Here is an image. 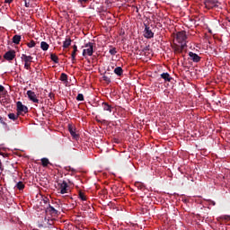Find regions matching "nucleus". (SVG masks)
<instances>
[{
  "label": "nucleus",
  "instance_id": "nucleus-1",
  "mask_svg": "<svg viewBox=\"0 0 230 230\" xmlns=\"http://www.w3.org/2000/svg\"><path fill=\"white\" fill-rule=\"evenodd\" d=\"M58 177L57 174L54 175V179L57 183V190L59 191L61 195H66V193H69V185L67 182H69V180H66L63 178L62 174Z\"/></svg>",
  "mask_w": 230,
  "mask_h": 230
},
{
  "label": "nucleus",
  "instance_id": "nucleus-2",
  "mask_svg": "<svg viewBox=\"0 0 230 230\" xmlns=\"http://www.w3.org/2000/svg\"><path fill=\"white\" fill-rule=\"evenodd\" d=\"M94 46L95 44L93 42H88L84 45V49L83 50V57H85L88 55V57H93V53H94Z\"/></svg>",
  "mask_w": 230,
  "mask_h": 230
},
{
  "label": "nucleus",
  "instance_id": "nucleus-3",
  "mask_svg": "<svg viewBox=\"0 0 230 230\" xmlns=\"http://www.w3.org/2000/svg\"><path fill=\"white\" fill-rule=\"evenodd\" d=\"M22 60L24 62V69H31V62H33V57L22 54Z\"/></svg>",
  "mask_w": 230,
  "mask_h": 230
},
{
  "label": "nucleus",
  "instance_id": "nucleus-4",
  "mask_svg": "<svg viewBox=\"0 0 230 230\" xmlns=\"http://www.w3.org/2000/svg\"><path fill=\"white\" fill-rule=\"evenodd\" d=\"M16 111L18 116H24L28 112V107L26 105H23L22 102H16Z\"/></svg>",
  "mask_w": 230,
  "mask_h": 230
},
{
  "label": "nucleus",
  "instance_id": "nucleus-5",
  "mask_svg": "<svg viewBox=\"0 0 230 230\" xmlns=\"http://www.w3.org/2000/svg\"><path fill=\"white\" fill-rule=\"evenodd\" d=\"M187 39L188 36L186 35V31H179L176 35V40L179 44H186Z\"/></svg>",
  "mask_w": 230,
  "mask_h": 230
},
{
  "label": "nucleus",
  "instance_id": "nucleus-6",
  "mask_svg": "<svg viewBox=\"0 0 230 230\" xmlns=\"http://www.w3.org/2000/svg\"><path fill=\"white\" fill-rule=\"evenodd\" d=\"M218 4H220V2L217 0H205V7L208 8V10L218 8Z\"/></svg>",
  "mask_w": 230,
  "mask_h": 230
},
{
  "label": "nucleus",
  "instance_id": "nucleus-7",
  "mask_svg": "<svg viewBox=\"0 0 230 230\" xmlns=\"http://www.w3.org/2000/svg\"><path fill=\"white\" fill-rule=\"evenodd\" d=\"M20 180L21 181H17V180H14V182H16L15 188H17V190H22L24 188V181H26V175H21Z\"/></svg>",
  "mask_w": 230,
  "mask_h": 230
},
{
  "label": "nucleus",
  "instance_id": "nucleus-8",
  "mask_svg": "<svg viewBox=\"0 0 230 230\" xmlns=\"http://www.w3.org/2000/svg\"><path fill=\"white\" fill-rule=\"evenodd\" d=\"M27 96L29 100L33 103H39V99H37V94L35 93V92L31 90L27 91Z\"/></svg>",
  "mask_w": 230,
  "mask_h": 230
},
{
  "label": "nucleus",
  "instance_id": "nucleus-9",
  "mask_svg": "<svg viewBox=\"0 0 230 230\" xmlns=\"http://www.w3.org/2000/svg\"><path fill=\"white\" fill-rule=\"evenodd\" d=\"M4 58L5 60H8L9 62L13 60V58H15V50L11 49L9 51H7L4 55Z\"/></svg>",
  "mask_w": 230,
  "mask_h": 230
},
{
  "label": "nucleus",
  "instance_id": "nucleus-10",
  "mask_svg": "<svg viewBox=\"0 0 230 230\" xmlns=\"http://www.w3.org/2000/svg\"><path fill=\"white\" fill-rule=\"evenodd\" d=\"M144 37L146 39H154V31H152V29H150V27H148L146 25L144 30Z\"/></svg>",
  "mask_w": 230,
  "mask_h": 230
},
{
  "label": "nucleus",
  "instance_id": "nucleus-11",
  "mask_svg": "<svg viewBox=\"0 0 230 230\" xmlns=\"http://www.w3.org/2000/svg\"><path fill=\"white\" fill-rule=\"evenodd\" d=\"M187 47H188V45H186V43L180 44V45H174L173 46L174 53H182V51H184V49Z\"/></svg>",
  "mask_w": 230,
  "mask_h": 230
},
{
  "label": "nucleus",
  "instance_id": "nucleus-12",
  "mask_svg": "<svg viewBox=\"0 0 230 230\" xmlns=\"http://www.w3.org/2000/svg\"><path fill=\"white\" fill-rule=\"evenodd\" d=\"M189 57L190 58V60H192V62H196V63L199 62V60H201V58H202L193 52H189Z\"/></svg>",
  "mask_w": 230,
  "mask_h": 230
},
{
  "label": "nucleus",
  "instance_id": "nucleus-13",
  "mask_svg": "<svg viewBox=\"0 0 230 230\" xmlns=\"http://www.w3.org/2000/svg\"><path fill=\"white\" fill-rule=\"evenodd\" d=\"M65 170H66V172H75V173H86V172L84 170L75 169L72 167H66Z\"/></svg>",
  "mask_w": 230,
  "mask_h": 230
},
{
  "label": "nucleus",
  "instance_id": "nucleus-14",
  "mask_svg": "<svg viewBox=\"0 0 230 230\" xmlns=\"http://www.w3.org/2000/svg\"><path fill=\"white\" fill-rule=\"evenodd\" d=\"M41 164L44 168H49V166H53L51 163H49V159L48 158H42L41 159Z\"/></svg>",
  "mask_w": 230,
  "mask_h": 230
},
{
  "label": "nucleus",
  "instance_id": "nucleus-15",
  "mask_svg": "<svg viewBox=\"0 0 230 230\" xmlns=\"http://www.w3.org/2000/svg\"><path fill=\"white\" fill-rule=\"evenodd\" d=\"M161 78H163L164 82H172V76L167 72L161 74Z\"/></svg>",
  "mask_w": 230,
  "mask_h": 230
},
{
  "label": "nucleus",
  "instance_id": "nucleus-16",
  "mask_svg": "<svg viewBox=\"0 0 230 230\" xmlns=\"http://www.w3.org/2000/svg\"><path fill=\"white\" fill-rule=\"evenodd\" d=\"M185 177L188 181H190V182H195V181H197V174L195 173H187Z\"/></svg>",
  "mask_w": 230,
  "mask_h": 230
},
{
  "label": "nucleus",
  "instance_id": "nucleus-17",
  "mask_svg": "<svg viewBox=\"0 0 230 230\" xmlns=\"http://www.w3.org/2000/svg\"><path fill=\"white\" fill-rule=\"evenodd\" d=\"M114 74L117 75V76H123V68H121V66H117L114 69Z\"/></svg>",
  "mask_w": 230,
  "mask_h": 230
},
{
  "label": "nucleus",
  "instance_id": "nucleus-18",
  "mask_svg": "<svg viewBox=\"0 0 230 230\" xmlns=\"http://www.w3.org/2000/svg\"><path fill=\"white\" fill-rule=\"evenodd\" d=\"M102 109L103 111H108V112H112V106L107 102H102Z\"/></svg>",
  "mask_w": 230,
  "mask_h": 230
},
{
  "label": "nucleus",
  "instance_id": "nucleus-19",
  "mask_svg": "<svg viewBox=\"0 0 230 230\" xmlns=\"http://www.w3.org/2000/svg\"><path fill=\"white\" fill-rule=\"evenodd\" d=\"M47 209H48V211H49V213H51V215L58 214V210L55 209V208H53L51 205H48Z\"/></svg>",
  "mask_w": 230,
  "mask_h": 230
},
{
  "label": "nucleus",
  "instance_id": "nucleus-20",
  "mask_svg": "<svg viewBox=\"0 0 230 230\" xmlns=\"http://www.w3.org/2000/svg\"><path fill=\"white\" fill-rule=\"evenodd\" d=\"M40 49H42V51H48V49H49V44H48V42L46 41H41Z\"/></svg>",
  "mask_w": 230,
  "mask_h": 230
},
{
  "label": "nucleus",
  "instance_id": "nucleus-21",
  "mask_svg": "<svg viewBox=\"0 0 230 230\" xmlns=\"http://www.w3.org/2000/svg\"><path fill=\"white\" fill-rule=\"evenodd\" d=\"M71 42H72V40L69 38H66L65 40V41L63 42L64 49H67V48H69V46H71Z\"/></svg>",
  "mask_w": 230,
  "mask_h": 230
},
{
  "label": "nucleus",
  "instance_id": "nucleus-22",
  "mask_svg": "<svg viewBox=\"0 0 230 230\" xmlns=\"http://www.w3.org/2000/svg\"><path fill=\"white\" fill-rule=\"evenodd\" d=\"M73 49L74 50L72 52L71 57H72V60L75 61V60H76V51H78V47L76 45H74Z\"/></svg>",
  "mask_w": 230,
  "mask_h": 230
},
{
  "label": "nucleus",
  "instance_id": "nucleus-23",
  "mask_svg": "<svg viewBox=\"0 0 230 230\" xmlns=\"http://www.w3.org/2000/svg\"><path fill=\"white\" fill-rule=\"evenodd\" d=\"M21 39H22L21 35H14V36L13 37V44H20Z\"/></svg>",
  "mask_w": 230,
  "mask_h": 230
},
{
  "label": "nucleus",
  "instance_id": "nucleus-24",
  "mask_svg": "<svg viewBox=\"0 0 230 230\" xmlns=\"http://www.w3.org/2000/svg\"><path fill=\"white\" fill-rule=\"evenodd\" d=\"M59 80H61V82H64V84H67V75L66 73H62Z\"/></svg>",
  "mask_w": 230,
  "mask_h": 230
},
{
  "label": "nucleus",
  "instance_id": "nucleus-25",
  "mask_svg": "<svg viewBox=\"0 0 230 230\" xmlns=\"http://www.w3.org/2000/svg\"><path fill=\"white\" fill-rule=\"evenodd\" d=\"M8 118L9 119H13V121H15V119H18L19 118V113H17V115H15V113H9Z\"/></svg>",
  "mask_w": 230,
  "mask_h": 230
},
{
  "label": "nucleus",
  "instance_id": "nucleus-26",
  "mask_svg": "<svg viewBox=\"0 0 230 230\" xmlns=\"http://www.w3.org/2000/svg\"><path fill=\"white\" fill-rule=\"evenodd\" d=\"M135 186L136 188H137L138 190H143L145 189V183L141 182V181H136L135 182Z\"/></svg>",
  "mask_w": 230,
  "mask_h": 230
},
{
  "label": "nucleus",
  "instance_id": "nucleus-27",
  "mask_svg": "<svg viewBox=\"0 0 230 230\" xmlns=\"http://www.w3.org/2000/svg\"><path fill=\"white\" fill-rule=\"evenodd\" d=\"M69 132L74 139H78V134L73 130V128L69 127Z\"/></svg>",
  "mask_w": 230,
  "mask_h": 230
},
{
  "label": "nucleus",
  "instance_id": "nucleus-28",
  "mask_svg": "<svg viewBox=\"0 0 230 230\" xmlns=\"http://www.w3.org/2000/svg\"><path fill=\"white\" fill-rule=\"evenodd\" d=\"M50 60L54 62L55 64H58V56H56L55 54H50Z\"/></svg>",
  "mask_w": 230,
  "mask_h": 230
},
{
  "label": "nucleus",
  "instance_id": "nucleus-29",
  "mask_svg": "<svg viewBox=\"0 0 230 230\" xmlns=\"http://www.w3.org/2000/svg\"><path fill=\"white\" fill-rule=\"evenodd\" d=\"M36 44L37 43L35 42V40H31L30 42L27 43V46L28 48H35Z\"/></svg>",
  "mask_w": 230,
  "mask_h": 230
},
{
  "label": "nucleus",
  "instance_id": "nucleus-30",
  "mask_svg": "<svg viewBox=\"0 0 230 230\" xmlns=\"http://www.w3.org/2000/svg\"><path fill=\"white\" fill-rule=\"evenodd\" d=\"M110 55H111L112 57H114V55H116V53H118V50H116V48H112L109 50Z\"/></svg>",
  "mask_w": 230,
  "mask_h": 230
},
{
  "label": "nucleus",
  "instance_id": "nucleus-31",
  "mask_svg": "<svg viewBox=\"0 0 230 230\" xmlns=\"http://www.w3.org/2000/svg\"><path fill=\"white\" fill-rule=\"evenodd\" d=\"M79 199H81V200H87L85 194L82 191H79Z\"/></svg>",
  "mask_w": 230,
  "mask_h": 230
},
{
  "label": "nucleus",
  "instance_id": "nucleus-32",
  "mask_svg": "<svg viewBox=\"0 0 230 230\" xmlns=\"http://www.w3.org/2000/svg\"><path fill=\"white\" fill-rule=\"evenodd\" d=\"M102 80L104 82H106V84H111V77L107 76V75H103L102 76Z\"/></svg>",
  "mask_w": 230,
  "mask_h": 230
},
{
  "label": "nucleus",
  "instance_id": "nucleus-33",
  "mask_svg": "<svg viewBox=\"0 0 230 230\" xmlns=\"http://www.w3.org/2000/svg\"><path fill=\"white\" fill-rule=\"evenodd\" d=\"M76 100L77 102H84V94L78 93Z\"/></svg>",
  "mask_w": 230,
  "mask_h": 230
},
{
  "label": "nucleus",
  "instance_id": "nucleus-34",
  "mask_svg": "<svg viewBox=\"0 0 230 230\" xmlns=\"http://www.w3.org/2000/svg\"><path fill=\"white\" fill-rule=\"evenodd\" d=\"M4 121H6V119L3 118V117L0 115V123H1L2 125H6V122H4Z\"/></svg>",
  "mask_w": 230,
  "mask_h": 230
},
{
  "label": "nucleus",
  "instance_id": "nucleus-35",
  "mask_svg": "<svg viewBox=\"0 0 230 230\" xmlns=\"http://www.w3.org/2000/svg\"><path fill=\"white\" fill-rule=\"evenodd\" d=\"M43 203L48 207L49 205V199L48 198L43 199Z\"/></svg>",
  "mask_w": 230,
  "mask_h": 230
},
{
  "label": "nucleus",
  "instance_id": "nucleus-36",
  "mask_svg": "<svg viewBox=\"0 0 230 230\" xmlns=\"http://www.w3.org/2000/svg\"><path fill=\"white\" fill-rule=\"evenodd\" d=\"M1 93H6L4 86H3L2 84H0V94H1Z\"/></svg>",
  "mask_w": 230,
  "mask_h": 230
},
{
  "label": "nucleus",
  "instance_id": "nucleus-37",
  "mask_svg": "<svg viewBox=\"0 0 230 230\" xmlns=\"http://www.w3.org/2000/svg\"><path fill=\"white\" fill-rule=\"evenodd\" d=\"M49 97L50 98V100H53V98H55V93H50L49 94Z\"/></svg>",
  "mask_w": 230,
  "mask_h": 230
},
{
  "label": "nucleus",
  "instance_id": "nucleus-38",
  "mask_svg": "<svg viewBox=\"0 0 230 230\" xmlns=\"http://www.w3.org/2000/svg\"><path fill=\"white\" fill-rule=\"evenodd\" d=\"M25 6L26 8H30V2H28L27 0H25Z\"/></svg>",
  "mask_w": 230,
  "mask_h": 230
},
{
  "label": "nucleus",
  "instance_id": "nucleus-39",
  "mask_svg": "<svg viewBox=\"0 0 230 230\" xmlns=\"http://www.w3.org/2000/svg\"><path fill=\"white\" fill-rule=\"evenodd\" d=\"M0 170H1V172L4 171V169H3V164L1 163V160H0Z\"/></svg>",
  "mask_w": 230,
  "mask_h": 230
},
{
  "label": "nucleus",
  "instance_id": "nucleus-40",
  "mask_svg": "<svg viewBox=\"0 0 230 230\" xmlns=\"http://www.w3.org/2000/svg\"><path fill=\"white\" fill-rule=\"evenodd\" d=\"M13 0H4V3H7L10 4V3H12Z\"/></svg>",
  "mask_w": 230,
  "mask_h": 230
},
{
  "label": "nucleus",
  "instance_id": "nucleus-41",
  "mask_svg": "<svg viewBox=\"0 0 230 230\" xmlns=\"http://www.w3.org/2000/svg\"><path fill=\"white\" fill-rule=\"evenodd\" d=\"M89 0H78L79 3H87Z\"/></svg>",
  "mask_w": 230,
  "mask_h": 230
},
{
  "label": "nucleus",
  "instance_id": "nucleus-42",
  "mask_svg": "<svg viewBox=\"0 0 230 230\" xmlns=\"http://www.w3.org/2000/svg\"><path fill=\"white\" fill-rule=\"evenodd\" d=\"M209 202H210V204H212V206H216V202L215 201H213V200H209Z\"/></svg>",
  "mask_w": 230,
  "mask_h": 230
},
{
  "label": "nucleus",
  "instance_id": "nucleus-43",
  "mask_svg": "<svg viewBox=\"0 0 230 230\" xmlns=\"http://www.w3.org/2000/svg\"><path fill=\"white\" fill-rule=\"evenodd\" d=\"M9 168H11V170H15V168L13 167V164H10V165H9Z\"/></svg>",
  "mask_w": 230,
  "mask_h": 230
},
{
  "label": "nucleus",
  "instance_id": "nucleus-44",
  "mask_svg": "<svg viewBox=\"0 0 230 230\" xmlns=\"http://www.w3.org/2000/svg\"><path fill=\"white\" fill-rule=\"evenodd\" d=\"M96 121H98V123H101L102 121L100 120V119H96Z\"/></svg>",
  "mask_w": 230,
  "mask_h": 230
},
{
  "label": "nucleus",
  "instance_id": "nucleus-45",
  "mask_svg": "<svg viewBox=\"0 0 230 230\" xmlns=\"http://www.w3.org/2000/svg\"><path fill=\"white\" fill-rule=\"evenodd\" d=\"M9 172H13V171H9Z\"/></svg>",
  "mask_w": 230,
  "mask_h": 230
},
{
  "label": "nucleus",
  "instance_id": "nucleus-46",
  "mask_svg": "<svg viewBox=\"0 0 230 230\" xmlns=\"http://www.w3.org/2000/svg\"><path fill=\"white\" fill-rule=\"evenodd\" d=\"M0 59H1V56H0Z\"/></svg>",
  "mask_w": 230,
  "mask_h": 230
}]
</instances>
